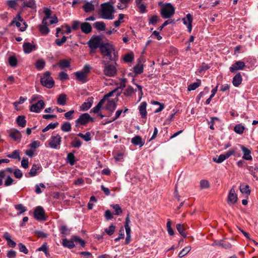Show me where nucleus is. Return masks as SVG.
I'll list each match as a JSON object with an SVG mask.
<instances>
[{
    "mask_svg": "<svg viewBox=\"0 0 258 258\" xmlns=\"http://www.w3.org/2000/svg\"><path fill=\"white\" fill-rule=\"evenodd\" d=\"M48 25L47 22H46V24H42V25H40L39 26V30L41 33L43 35H47L49 33L50 30L49 28L47 27V25Z\"/></svg>",
    "mask_w": 258,
    "mask_h": 258,
    "instance_id": "nucleus-26",
    "label": "nucleus"
},
{
    "mask_svg": "<svg viewBox=\"0 0 258 258\" xmlns=\"http://www.w3.org/2000/svg\"><path fill=\"white\" fill-rule=\"evenodd\" d=\"M40 168V165L39 164H33L31 167L29 174L30 176H34L37 174V171Z\"/></svg>",
    "mask_w": 258,
    "mask_h": 258,
    "instance_id": "nucleus-34",
    "label": "nucleus"
},
{
    "mask_svg": "<svg viewBox=\"0 0 258 258\" xmlns=\"http://www.w3.org/2000/svg\"><path fill=\"white\" fill-rule=\"evenodd\" d=\"M93 97H89L86 102H84L80 108L83 111H87L92 106L93 103Z\"/></svg>",
    "mask_w": 258,
    "mask_h": 258,
    "instance_id": "nucleus-16",
    "label": "nucleus"
},
{
    "mask_svg": "<svg viewBox=\"0 0 258 258\" xmlns=\"http://www.w3.org/2000/svg\"><path fill=\"white\" fill-rule=\"evenodd\" d=\"M201 85V81L200 80H197L196 82H195L191 84H190L188 86V90L190 91L192 90H196L197 88H198Z\"/></svg>",
    "mask_w": 258,
    "mask_h": 258,
    "instance_id": "nucleus-45",
    "label": "nucleus"
},
{
    "mask_svg": "<svg viewBox=\"0 0 258 258\" xmlns=\"http://www.w3.org/2000/svg\"><path fill=\"white\" fill-rule=\"evenodd\" d=\"M102 63L104 64L103 74L109 77H114L117 74V70L115 66L112 63H109V61L102 60Z\"/></svg>",
    "mask_w": 258,
    "mask_h": 258,
    "instance_id": "nucleus-3",
    "label": "nucleus"
},
{
    "mask_svg": "<svg viewBox=\"0 0 258 258\" xmlns=\"http://www.w3.org/2000/svg\"><path fill=\"white\" fill-rule=\"evenodd\" d=\"M58 65L61 69H63L70 66V61L68 59H62L59 61Z\"/></svg>",
    "mask_w": 258,
    "mask_h": 258,
    "instance_id": "nucleus-36",
    "label": "nucleus"
},
{
    "mask_svg": "<svg viewBox=\"0 0 258 258\" xmlns=\"http://www.w3.org/2000/svg\"><path fill=\"white\" fill-rule=\"evenodd\" d=\"M13 173L14 176L17 178H21L23 176V173L22 171L19 169H16L14 170Z\"/></svg>",
    "mask_w": 258,
    "mask_h": 258,
    "instance_id": "nucleus-62",
    "label": "nucleus"
},
{
    "mask_svg": "<svg viewBox=\"0 0 258 258\" xmlns=\"http://www.w3.org/2000/svg\"><path fill=\"white\" fill-rule=\"evenodd\" d=\"M175 13L173 6L170 3L165 4L161 10V14L163 18H169Z\"/></svg>",
    "mask_w": 258,
    "mask_h": 258,
    "instance_id": "nucleus-5",
    "label": "nucleus"
},
{
    "mask_svg": "<svg viewBox=\"0 0 258 258\" xmlns=\"http://www.w3.org/2000/svg\"><path fill=\"white\" fill-rule=\"evenodd\" d=\"M58 79L61 81H64L66 80H68L69 79L68 75L64 73V72H61L59 73L58 75Z\"/></svg>",
    "mask_w": 258,
    "mask_h": 258,
    "instance_id": "nucleus-57",
    "label": "nucleus"
},
{
    "mask_svg": "<svg viewBox=\"0 0 258 258\" xmlns=\"http://www.w3.org/2000/svg\"><path fill=\"white\" fill-rule=\"evenodd\" d=\"M9 63L12 67H16L18 64V60L15 56H11L9 58Z\"/></svg>",
    "mask_w": 258,
    "mask_h": 258,
    "instance_id": "nucleus-46",
    "label": "nucleus"
},
{
    "mask_svg": "<svg viewBox=\"0 0 258 258\" xmlns=\"http://www.w3.org/2000/svg\"><path fill=\"white\" fill-rule=\"evenodd\" d=\"M104 99H101L97 105L91 110V111L95 113H98L102 108V105L104 104Z\"/></svg>",
    "mask_w": 258,
    "mask_h": 258,
    "instance_id": "nucleus-38",
    "label": "nucleus"
},
{
    "mask_svg": "<svg viewBox=\"0 0 258 258\" xmlns=\"http://www.w3.org/2000/svg\"><path fill=\"white\" fill-rule=\"evenodd\" d=\"M17 123L19 126L24 127L26 125V120L23 115L18 116L16 119Z\"/></svg>",
    "mask_w": 258,
    "mask_h": 258,
    "instance_id": "nucleus-27",
    "label": "nucleus"
},
{
    "mask_svg": "<svg viewBox=\"0 0 258 258\" xmlns=\"http://www.w3.org/2000/svg\"><path fill=\"white\" fill-rule=\"evenodd\" d=\"M13 181H14V180L13 179V178L10 176V175H9L7 177V179H6V180L5 181L4 185L6 186H10L11 184H12Z\"/></svg>",
    "mask_w": 258,
    "mask_h": 258,
    "instance_id": "nucleus-63",
    "label": "nucleus"
},
{
    "mask_svg": "<svg viewBox=\"0 0 258 258\" xmlns=\"http://www.w3.org/2000/svg\"><path fill=\"white\" fill-rule=\"evenodd\" d=\"M93 119L87 113L82 114L76 120L78 124L85 125L90 121H93Z\"/></svg>",
    "mask_w": 258,
    "mask_h": 258,
    "instance_id": "nucleus-7",
    "label": "nucleus"
},
{
    "mask_svg": "<svg viewBox=\"0 0 258 258\" xmlns=\"http://www.w3.org/2000/svg\"><path fill=\"white\" fill-rule=\"evenodd\" d=\"M176 228L179 233L184 237L185 238L186 237V235L184 232L185 230V228L184 227V224H177L176 225Z\"/></svg>",
    "mask_w": 258,
    "mask_h": 258,
    "instance_id": "nucleus-35",
    "label": "nucleus"
},
{
    "mask_svg": "<svg viewBox=\"0 0 258 258\" xmlns=\"http://www.w3.org/2000/svg\"><path fill=\"white\" fill-rule=\"evenodd\" d=\"M132 0H119V2L117 5L118 9L120 10H123L128 6V3H130Z\"/></svg>",
    "mask_w": 258,
    "mask_h": 258,
    "instance_id": "nucleus-28",
    "label": "nucleus"
},
{
    "mask_svg": "<svg viewBox=\"0 0 258 258\" xmlns=\"http://www.w3.org/2000/svg\"><path fill=\"white\" fill-rule=\"evenodd\" d=\"M71 144V146L74 148H79L82 145V142L79 139L75 137L72 141Z\"/></svg>",
    "mask_w": 258,
    "mask_h": 258,
    "instance_id": "nucleus-44",
    "label": "nucleus"
},
{
    "mask_svg": "<svg viewBox=\"0 0 258 258\" xmlns=\"http://www.w3.org/2000/svg\"><path fill=\"white\" fill-rule=\"evenodd\" d=\"M27 7L31 8L36 12V5L34 0H26L24 1L23 3L21 5L22 9Z\"/></svg>",
    "mask_w": 258,
    "mask_h": 258,
    "instance_id": "nucleus-15",
    "label": "nucleus"
},
{
    "mask_svg": "<svg viewBox=\"0 0 258 258\" xmlns=\"http://www.w3.org/2000/svg\"><path fill=\"white\" fill-rule=\"evenodd\" d=\"M245 65L242 61H237L234 63L229 68L230 71L231 73H234L236 71L242 70Z\"/></svg>",
    "mask_w": 258,
    "mask_h": 258,
    "instance_id": "nucleus-13",
    "label": "nucleus"
},
{
    "mask_svg": "<svg viewBox=\"0 0 258 258\" xmlns=\"http://www.w3.org/2000/svg\"><path fill=\"white\" fill-rule=\"evenodd\" d=\"M94 26L99 31H104L106 28L105 24L103 22H96L94 24Z\"/></svg>",
    "mask_w": 258,
    "mask_h": 258,
    "instance_id": "nucleus-37",
    "label": "nucleus"
},
{
    "mask_svg": "<svg viewBox=\"0 0 258 258\" xmlns=\"http://www.w3.org/2000/svg\"><path fill=\"white\" fill-rule=\"evenodd\" d=\"M83 8L85 12L89 13L94 10V6L90 2H87L83 6Z\"/></svg>",
    "mask_w": 258,
    "mask_h": 258,
    "instance_id": "nucleus-30",
    "label": "nucleus"
},
{
    "mask_svg": "<svg viewBox=\"0 0 258 258\" xmlns=\"http://www.w3.org/2000/svg\"><path fill=\"white\" fill-rule=\"evenodd\" d=\"M67 39V38L66 36H63L61 39H56L55 41V44L57 46H60L62 45V44H63L64 42H66Z\"/></svg>",
    "mask_w": 258,
    "mask_h": 258,
    "instance_id": "nucleus-58",
    "label": "nucleus"
},
{
    "mask_svg": "<svg viewBox=\"0 0 258 258\" xmlns=\"http://www.w3.org/2000/svg\"><path fill=\"white\" fill-rule=\"evenodd\" d=\"M101 38L100 36H97L90 39L88 44L90 48L92 49H96L98 47L100 48L101 44Z\"/></svg>",
    "mask_w": 258,
    "mask_h": 258,
    "instance_id": "nucleus-8",
    "label": "nucleus"
},
{
    "mask_svg": "<svg viewBox=\"0 0 258 258\" xmlns=\"http://www.w3.org/2000/svg\"><path fill=\"white\" fill-rule=\"evenodd\" d=\"M61 141V137L58 134L52 136L49 141V145L52 149H59Z\"/></svg>",
    "mask_w": 258,
    "mask_h": 258,
    "instance_id": "nucleus-6",
    "label": "nucleus"
},
{
    "mask_svg": "<svg viewBox=\"0 0 258 258\" xmlns=\"http://www.w3.org/2000/svg\"><path fill=\"white\" fill-rule=\"evenodd\" d=\"M76 79L81 82L82 83H85L87 81V76L85 73L82 72H77L75 73Z\"/></svg>",
    "mask_w": 258,
    "mask_h": 258,
    "instance_id": "nucleus-19",
    "label": "nucleus"
},
{
    "mask_svg": "<svg viewBox=\"0 0 258 258\" xmlns=\"http://www.w3.org/2000/svg\"><path fill=\"white\" fill-rule=\"evenodd\" d=\"M134 92V90L133 88L131 86H128L125 90L124 92V94L126 96H131Z\"/></svg>",
    "mask_w": 258,
    "mask_h": 258,
    "instance_id": "nucleus-56",
    "label": "nucleus"
},
{
    "mask_svg": "<svg viewBox=\"0 0 258 258\" xmlns=\"http://www.w3.org/2000/svg\"><path fill=\"white\" fill-rule=\"evenodd\" d=\"M61 129L62 131L65 132H69L72 129V126L70 122H66L61 126Z\"/></svg>",
    "mask_w": 258,
    "mask_h": 258,
    "instance_id": "nucleus-50",
    "label": "nucleus"
},
{
    "mask_svg": "<svg viewBox=\"0 0 258 258\" xmlns=\"http://www.w3.org/2000/svg\"><path fill=\"white\" fill-rule=\"evenodd\" d=\"M192 16L190 14H187L186 17L182 19L183 23L187 26L189 33H191L192 30Z\"/></svg>",
    "mask_w": 258,
    "mask_h": 258,
    "instance_id": "nucleus-12",
    "label": "nucleus"
},
{
    "mask_svg": "<svg viewBox=\"0 0 258 258\" xmlns=\"http://www.w3.org/2000/svg\"><path fill=\"white\" fill-rule=\"evenodd\" d=\"M131 143L135 146H139L141 147L144 145L145 141L142 140L140 136H136L132 139Z\"/></svg>",
    "mask_w": 258,
    "mask_h": 258,
    "instance_id": "nucleus-18",
    "label": "nucleus"
},
{
    "mask_svg": "<svg viewBox=\"0 0 258 258\" xmlns=\"http://www.w3.org/2000/svg\"><path fill=\"white\" fill-rule=\"evenodd\" d=\"M7 157L12 159H18L19 160L21 159L20 151L18 150H14L12 154L7 155Z\"/></svg>",
    "mask_w": 258,
    "mask_h": 258,
    "instance_id": "nucleus-42",
    "label": "nucleus"
},
{
    "mask_svg": "<svg viewBox=\"0 0 258 258\" xmlns=\"http://www.w3.org/2000/svg\"><path fill=\"white\" fill-rule=\"evenodd\" d=\"M101 7L100 17L102 19L107 20L114 19V8L113 6L109 3H104L101 4Z\"/></svg>",
    "mask_w": 258,
    "mask_h": 258,
    "instance_id": "nucleus-2",
    "label": "nucleus"
},
{
    "mask_svg": "<svg viewBox=\"0 0 258 258\" xmlns=\"http://www.w3.org/2000/svg\"><path fill=\"white\" fill-rule=\"evenodd\" d=\"M115 226L113 224H111L110 226L105 229V232L109 235H111L114 232Z\"/></svg>",
    "mask_w": 258,
    "mask_h": 258,
    "instance_id": "nucleus-52",
    "label": "nucleus"
},
{
    "mask_svg": "<svg viewBox=\"0 0 258 258\" xmlns=\"http://www.w3.org/2000/svg\"><path fill=\"white\" fill-rule=\"evenodd\" d=\"M210 186L209 182L207 180H202L200 181V187L202 189L208 188Z\"/></svg>",
    "mask_w": 258,
    "mask_h": 258,
    "instance_id": "nucleus-53",
    "label": "nucleus"
},
{
    "mask_svg": "<svg viewBox=\"0 0 258 258\" xmlns=\"http://www.w3.org/2000/svg\"><path fill=\"white\" fill-rule=\"evenodd\" d=\"M59 230L61 233L63 235H68L70 233V230L66 225L61 226Z\"/></svg>",
    "mask_w": 258,
    "mask_h": 258,
    "instance_id": "nucleus-59",
    "label": "nucleus"
},
{
    "mask_svg": "<svg viewBox=\"0 0 258 258\" xmlns=\"http://www.w3.org/2000/svg\"><path fill=\"white\" fill-rule=\"evenodd\" d=\"M111 207L114 210V215L119 216L122 213V210L118 204L111 205Z\"/></svg>",
    "mask_w": 258,
    "mask_h": 258,
    "instance_id": "nucleus-41",
    "label": "nucleus"
},
{
    "mask_svg": "<svg viewBox=\"0 0 258 258\" xmlns=\"http://www.w3.org/2000/svg\"><path fill=\"white\" fill-rule=\"evenodd\" d=\"M18 246L19 248V250L20 252H23L25 254H27L28 253V250L27 247L22 243H20L18 244Z\"/></svg>",
    "mask_w": 258,
    "mask_h": 258,
    "instance_id": "nucleus-55",
    "label": "nucleus"
},
{
    "mask_svg": "<svg viewBox=\"0 0 258 258\" xmlns=\"http://www.w3.org/2000/svg\"><path fill=\"white\" fill-rule=\"evenodd\" d=\"M134 72L135 74H141L143 72L144 67L143 65L141 63H138L134 67Z\"/></svg>",
    "mask_w": 258,
    "mask_h": 258,
    "instance_id": "nucleus-40",
    "label": "nucleus"
},
{
    "mask_svg": "<svg viewBox=\"0 0 258 258\" xmlns=\"http://www.w3.org/2000/svg\"><path fill=\"white\" fill-rule=\"evenodd\" d=\"M215 245H218L226 249H229L231 248V244L225 241H220L215 243Z\"/></svg>",
    "mask_w": 258,
    "mask_h": 258,
    "instance_id": "nucleus-29",
    "label": "nucleus"
},
{
    "mask_svg": "<svg viewBox=\"0 0 258 258\" xmlns=\"http://www.w3.org/2000/svg\"><path fill=\"white\" fill-rule=\"evenodd\" d=\"M45 107V103L43 100H39L36 103L30 106V110L31 112L38 113Z\"/></svg>",
    "mask_w": 258,
    "mask_h": 258,
    "instance_id": "nucleus-9",
    "label": "nucleus"
},
{
    "mask_svg": "<svg viewBox=\"0 0 258 258\" xmlns=\"http://www.w3.org/2000/svg\"><path fill=\"white\" fill-rule=\"evenodd\" d=\"M23 46L24 51L26 53H29L33 50H34L35 49V45L31 44L29 42L24 43Z\"/></svg>",
    "mask_w": 258,
    "mask_h": 258,
    "instance_id": "nucleus-24",
    "label": "nucleus"
},
{
    "mask_svg": "<svg viewBox=\"0 0 258 258\" xmlns=\"http://www.w3.org/2000/svg\"><path fill=\"white\" fill-rule=\"evenodd\" d=\"M40 82L42 86L47 88H52L54 85V82L50 76V73L46 72L41 78Z\"/></svg>",
    "mask_w": 258,
    "mask_h": 258,
    "instance_id": "nucleus-4",
    "label": "nucleus"
},
{
    "mask_svg": "<svg viewBox=\"0 0 258 258\" xmlns=\"http://www.w3.org/2000/svg\"><path fill=\"white\" fill-rule=\"evenodd\" d=\"M239 189L241 193L245 194L246 195H249L250 193L249 185L244 183L240 184Z\"/></svg>",
    "mask_w": 258,
    "mask_h": 258,
    "instance_id": "nucleus-32",
    "label": "nucleus"
},
{
    "mask_svg": "<svg viewBox=\"0 0 258 258\" xmlns=\"http://www.w3.org/2000/svg\"><path fill=\"white\" fill-rule=\"evenodd\" d=\"M67 96L64 94L59 95L57 100V103L60 105H64L66 104Z\"/></svg>",
    "mask_w": 258,
    "mask_h": 258,
    "instance_id": "nucleus-31",
    "label": "nucleus"
},
{
    "mask_svg": "<svg viewBox=\"0 0 258 258\" xmlns=\"http://www.w3.org/2000/svg\"><path fill=\"white\" fill-rule=\"evenodd\" d=\"M242 82V77L240 73L237 74L233 78L232 83L235 87H238Z\"/></svg>",
    "mask_w": 258,
    "mask_h": 258,
    "instance_id": "nucleus-25",
    "label": "nucleus"
},
{
    "mask_svg": "<svg viewBox=\"0 0 258 258\" xmlns=\"http://www.w3.org/2000/svg\"><path fill=\"white\" fill-rule=\"evenodd\" d=\"M44 13L45 16L43 18L42 23L46 24L47 20L50 18L51 11L48 8H45L44 11Z\"/></svg>",
    "mask_w": 258,
    "mask_h": 258,
    "instance_id": "nucleus-39",
    "label": "nucleus"
},
{
    "mask_svg": "<svg viewBox=\"0 0 258 258\" xmlns=\"http://www.w3.org/2000/svg\"><path fill=\"white\" fill-rule=\"evenodd\" d=\"M241 148L243 153V158L247 160H251L252 157L250 155V151L244 146H241Z\"/></svg>",
    "mask_w": 258,
    "mask_h": 258,
    "instance_id": "nucleus-22",
    "label": "nucleus"
},
{
    "mask_svg": "<svg viewBox=\"0 0 258 258\" xmlns=\"http://www.w3.org/2000/svg\"><path fill=\"white\" fill-rule=\"evenodd\" d=\"M80 27L81 31L85 34H89L92 31L91 25L88 22H84L81 23Z\"/></svg>",
    "mask_w": 258,
    "mask_h": 258,
    "instance_id": "nucleus-17",
    "label": "nucleus"
},
{
    "mask_svg": "<svg viewBox=\"0 0 258 258\" xmlns=\"http://www.w3.org/2000/svg\"><path fill=\"white\" fill-rule=\"evenodd\" d=\"M45 66V62L43 59H38L35 63L36 68L38 70H42Z\"/></svg>",
    "mask_w": 258,
    "mask_h": 258,
    "instance_id": "nucleus-43",
    "label": "nucleus"
},
{
    "mask_svg": "<svg viewBox=\"0 0 258 258\" xmlns=\"http://www.w3.org/2000/svg\"><path fill=\"white\" fill-rule=\"evenodd\" d=\"M244 130V127L240 124L236 125L234 127V131L238 134H242Z\"/></svg>",
    "mask_w": 258,
    "mask_h": 258,
    "instance_id": "nucleus-51",
    "label": "nucleus"
},
{
    "mask_svg": "<svg viewBox=\"0 0 258 258\" xmlns=\"http://www.w3.org/2000/svg\"><path fill=\"white\" fill-rule=\"evenodd\" d=\"M191 247L190 246H186L182 249L181 251L179 253L178 256L179 257H182L187 254L190 250Z\"/></svg>",
    "mask_w": 258,
    "mask_h": 258,
    "instance_id": "nucleus-49",
    "label": "nucleus"
},
{
    "mask_svg": "<svg viewBox=\"0 0 258 258\" xmlns=\"http://www.w3.org/2000/svg\"><path fill=\"white\" fill-rule=\"evenodd\" d=\"M15 208L17 210L19 211L18 213V215H20L23 213L27 210L26 208L21 204L16 205L15 206Z\"/></svg>",
    "mask_w": 258,
    "mask_h": 258,
    "instance_id": "nucleus-48",
    "label": "nucleus"
},
{
    "mask_svg": "<svg viewBox=\"0 0 258 258\" xmlns=\"http://www.w3.org/2000/svg\"><path fill=\"white\" fill-rule=\"evenodd\" d=\"M159 20V17L157 16H153L150 18L149 19V23L153 24L155 25L158 20Z\"/></svg>",
    "mask_w": 258,
    "mask_h": 258,
    "instance_id": "nucleus-64",
    "label": "nucleus"
},
{
    "mask_svg": "<svg viewBox=\"0 0 258 258\" xmlns=\"http://www.w3.org/2000/svg\"><path fill=\"white\" fill-rule=\"evenodd\" d=\"M7 5L9 8L15 9L17 5V3H16V1L9 0L7 2Z\"/></svg>",
    "mask_w": 258,
    "mask_h": 258,
    "instance_id": "nucleus-60",
    "label": "nucleus"
},
{
    "mask_svg": "<svg viewBox=\"0 0 258 258\" xmlns=\"http://www.w3.org/2000/svg\"><path fill=\"white\" fill-rule=\"evenodd\" d=\"M234 152L231 150H229L224 154L220 155L218 158H214L213 161L216 163H220L223 162L225 159L229 158L230 156L233 155Z\"/></svg>",
    "mask_w": 258,
    "mask_h": 258,
    "instance_id": "nucleus-14",
    "label": "nucleus"
},
{
    "mask_svg": "<svg viewBox=\"0 0 258 258\" xmlns=\"http://www.w3.org/2000/svg\"><path fill=\"white\" fill-rule=\"evenodd\" d=\"M45 212L42 207H37L34 212V217L38 220H45Z\"/></svg>",
    "mask_w": 258,
    "mask_h": 258,
    "instance_id": "nucleus-11",
    "label": "nucleus"
},
{
    "mask_svg": "<svg viewBox=\"0 0 258 258\" xmlns=\"http://www.w3.org/2000/svg\"><path fill=\"white\" fill-rule=\"evenodd\" d=\"M134 59V55L131 53H127L125 54L123 57V60L126 62H130L133 61Z\"/></svg>",
    "mask_w": 258,
    "mask_h": 258,
    "instance_id": "nucleus-54",
    "label": "nucleus"
},
{
    "mask_svg": "<svg viewBox=\"0 0 258 258\" xmlns=\"http://www.w3.org/2000/svg\"><path fill=\"white\" fill-rule=\"evenodd\" d=\"M216 120H219V118L217 117H212L211 118V120L208 122V124H210V129L214 130V124Z\"/></svg>",
    "mask_w": 258,
    "mask_h": 258,
    "instance_id": "nucleus-61",
    "label": "nucleus"
},
{
    "mask_svg": "<svg viewBox=\"0 0 258 258\" xmlns=\"http://www.w3.org/2000/svg\"><path fill=\"white\" fill-rule=\"evenodd\" d=\"M237 200V196L235 193L234 187H233L229 192L227 198V203L229 205H232L236 203Z\"/></svg>",
    "mask_w": 258,
    "mask_h": 258,
    "instance_id": "nucleus-10",
    "label": "nucleus"
},
{
    "mask_svg": "<svg viewBox=\"0 0 258 258\" xmlns=\"http://www.w3.org/2000/svg\"><path fill=\"white\" fill-rule=\"evenodd\" d=\"M10 137L15 141L20 140L21 138V134L18 130L13 129L11 131Z\"/></svg>",
    "mask_w": 258,
    "mask_h": 258,
    "instance_id": "nucleus-20",
    "label": "nucleus"
},
{
    "mask_svg": "<svg viewBox=\"0 0 258 258\" xmlns=\"http://www.w3.org/2000/svg\"><path fill=\"white\" fill-rule=\"evenodd\" d=\"M67 162L71 165H74L75 162V157L73 153H70L68 154Z\"/></svg>",
    "mask_w": 258,
    "mask_h": 258,
    "instance_id": "nucleus-47",
    "label": "nucleus"
},
{
    "mask_svg": "<svg viewBox=\"0 0 258 258\" xmlns=\"http://www.w3.org/2000/svg\"><path fill=\"white\" fill-rule=\"evenodd\" d=\"M146 107L147 103L146 102H142L139 106V111L143 118H145L147 115Z\"/></svg>",
    "mask_w": 258,
    "mask_h": 258,
    "instance_id": "nucleus-23",
    "label": "nucleus"
},
{
    "mask_svg": "<svg viewBox=\"0 0 258 258\" xmlns=\"http://www.w3.org/2000/svg\"><path fill=\"white\" fill-rule=\"evenodd\" d=\"M62 245L63 246L69 248H72L75 247V244L72 239L71 240H68L66 238L63 239Z\"/></svg>",
    "mask_w": 258,
    "mask_h": 258,
    "instance_id": "nucleus-33",
    "label": "nucleus"
},
{
    "mask_svg": "<svg viewBox=\"0 0 258 258\" xmlns=\"http://www.w3.org/2000/svg\"><path fill=\"white\" fill-rule=\"evenodd\" d=\"M116 107V104L114 100H108L105 106V108L113 112Z\"/></svg>",
    "mask_w": 258,
    "mask_h": 258,
    "instance_id": "nucleus-21",
    "label": "nucleus"
},
{
    "mask_svg": "<svg viewBox=\"0 0 258 258\" xmlns=\"http://www.w3.org/2000/svg\"><path fill=\"white\" fill-rule=\"evenodd\" d=\"M100 50L105 61L115 62L118 59L113 46L109 43H102Z\"/></svg>",
    "mask_w": 258,
    "mask_h": 258,
    "instance_id": "nucleus-1",
    "label": "nucleus"
}]
</instances>
